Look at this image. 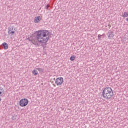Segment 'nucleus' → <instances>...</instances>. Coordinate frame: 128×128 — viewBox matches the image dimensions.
<instances>
[{"mask_svg":"<svg viewBox=\"0 0 128 128\" xmlns=\"http://www.w3.org/2000/svg\"><path fill=\"white\" fill-rule=\"evenodd\" d=\"M50 33L47 30H40L37 32L36 38L40 44H46L50 40Z\"/></svg>","mask_w":128,"mask_h":128,"instance_id":"nucleus-1","label":"nucleus"},{"mask_svg":"<svg viewBox=\"0 0 128 128\" xmlns=\"http://www.w3.org/2000/svg\"><path fill=\"white\" fill-rule=\"evenodd\" d=\"M102 95L105 100H110L114 96V90L110 87H106L103 90Z\"/></svg>","mask_w":128,"mask_h":128,"instance_id":"nucleus-2","label":"nucleus"},{"mask_svg":"<svg viewBox=\"0 0 128 128\" xmlns=\"http://www.w3.org/2000/svg\"><path fill=\"white\" fill-rule=\"evenodd\" d=\"M28 104V98H23L20 100V106H26Z\"/></svg>","mask_w":128,"mask_h":128,"instance_id":"nucleus-3","label":"nucleus"},{"mask_svg":"<svg viewBox=\"0 0 128 128\" xmlns=\"http://www.w3.org/2000/svg\"><path fill=\"white\" fill-rule=\"evenodd\" d=\"M64 82V78L62 77H58L56 78L55 80V84L56 86H60Z\"/></svg>","mask_w":128,"mask_h":128,"instance_id":"nucleus-4","label":"nucleus"},{"mask_svg":"<svg viewBox=\"0 0 128 128\" xmlns=\"http://www.w3.org/2000/svg\"><path fill=\"white\" fill-rule=\"evenodd\" d=\"M8 34H9V36H13L14 34V26H10L8 28Z\"/></svg>","mask_w":128,"mask_h":128,"instance_id":"nucleus-5","label":"nucleus"},{"mask_svg":"<svg viewBox=\"0 0 128 128\" xmlns=\"http://www.w3.org/2000/svg\"><path fill=\"white\" fill-rule=\"evenodd\" d=\"M107 35L108 40H112L114 36V33L112 31L110 30L108 32Z\"/></svg>","mask_w":128,"mask_h":128,"instance_id":"nucleus-6","label":"nucleus"},{"mask_svg":"<svg viewBox=\"0 0 128 128\" xmlns=\"http://www.w3.org/2000/svg\"><path fill=\"white\" fill-rule=\"evenodd\" d=\"M41 18H40V16H37L34 18V22L35 24H38L40 22Z\"/></svg>","mask_w":128,"mask_h":128,"instance_id":"nucleus-7","label":"nucleus"},{"mask_svg":"<svg viewBox=\"0 0 128 128\" xmlns=\"http://www.w3.org/2000/svg\"><path fill=\"white\" fill-rule=\"evenodd\" d=\"M2 46H3L4 50H8V44L6 42L2 43Z\"/></svg>","mask_w":128,"mask_h":128,"instance_id":"nucleus-8","label":"nucleus"},{"mask_svg":"<svg viewBox=\"0 0 128 128\" xmlns=\"http://www.w3.org/2000/svg\"><path fill=\"white\" fill-rule=\"evenodd\" d=\"M122 18H128V12H124L122 13Z\"/></svg>","mask_w":128,"mask_h":128,"instance_id":"nucleus-9","label":"nucleus"},{"mask_svg":"<svg viewBox=\"0 0 128 128\" xmlns=\"http://www.w3.org/2000/svg\"><path fill=\"white\" fill-rule=\"evenodd\" d=\"M4 88L0 86V96H2L4 94Z\"/></svg>","mask_w":128,"mask_h":128,"instance_id":"nucleus-10","label":"nucleus"},{"mask_svg":"<svg viewBox=\"0 0 128 128\" xmlns=\"http://www.w3.org/2000/svg\"><path fill=\"white\" fill-rule=\"evenodd\" d=\"M32 44H34V46H38V41L36 40H30Z\"/></svg>","mask_w":128,"mask_h":128,"instance_id":"nucleus-11","label":"nucleus"},{"mask_svg":"<svg viewBox=\"0 0 128 128\" xmlns=\"http://www.w3.org/2000/svg\"><path fill=\"white\" fill-rule=\"evenodd\" d=\"M32 74H34V76H37L38 74V71L36 70H32Z\"/></svg>","mask_w":128,"mask_h":128,"instance_id":"nucleus-12","label":"nucleus"},{"mask_svg":"<svg viewBox=\"0 0 128 128\" xmlns=\"http://www.w3.org/2000/svg\"><path fill=\"white\" fill-rule=\"evenodd\" d=\"M104 38V36H102V35L98 34V40H102Z\"/></svg>","mask_w":128,"mask_h":128,"instance_id":"nucleus-13","label":"nucleus"},{"mask_svg":"<svg viewBox=\"0 0 128 128\" xmlns=\"http://www.w3.org/2000/svg\"><path fill=\"white\" fill-rule=\"evenodd\" d=\"M36 70H38L40 72H44V70L42 68H38Z\"/></svg>","mask_w":128,"mask_h":128,"instance_id":"nucleus-14","label":"nucleus"},{"mask_svg":"<svg viewBox=\"0 0 128 128\" xmlns=\"http://www.w3.org/2000/svg\"><path fill=\"white\" fill-rule=\"evenodd\" d=\"M76 60V56H73L70 58V60Z\"/></svg>","mask_w":128,"mask_h":128,"instance_id":"nucleus-15","label":"nucleus"},{"mask_svg":"<svg viewBox=\"0 0 128 128\" xmlns=\"http://www.w3.org/2000/svg\"><path fill=\"white\" fill-rule=\"evenodd\" d=\"M48 7H49L48 5H46L45 6V8L46 10H48Z\"/></svg>","mask_w":128,"mask_h":128,"instance_id":"nucleus-16","label":"nucleus"},{"mask_svg":"<svg viewBox=\"0 0 128 128\" xmlns=\"http://www.w3.org/2000/svg\"><path fill=\"white\" fill-rule=\"evenodd\" d=\"M2 101V98H0V102Z\"/></svg>","mask_w":128,"mask_h":128,"instance_id":"nucleus-17","label":"nucleus"}]
</instances>
